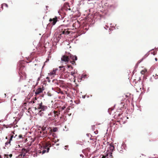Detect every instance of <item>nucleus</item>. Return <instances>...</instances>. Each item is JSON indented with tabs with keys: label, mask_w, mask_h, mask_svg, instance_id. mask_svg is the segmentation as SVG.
<instances>
[{
	"label": "nucleus",
	"mask_w": 158,
	"mask_h": 158,
	"mask_svg": "<svg viewBox=\"0 0 158 158\" xmlns=\"http://www.w3.org/2000/svg\"><path fill=\"white\" fill-rule=\"evenodd\" d=\"M38 135L39 137H43L48 136L47 131H43L42 130L40 131L39 129H38Z\"/></svg>",
	"instance_id": "5"
},
{
	"label": "nucleus",
	"mask_w": 158,
	"mask_h": 158,
	"mask_svg": "<svg viewBox=\"0 0 158 158\" xmlns=\"http://www.w3.org/2000/svg\"><path fill=\"white\" fill-rule=\"evenodd\" d=\"M64 108H63V109H64Z\"/></svg>",
	"instance_id": "42"
},
{
	"label": "nucleus",
	"mask_w": 158,
	"mask_h": 158,
	"mask_svg": "<svg viewBox=\"0 0 158 158\" xmlns=\"http://www.w3.org/2000/svg\"><path fill=\"white\" fill-rule=\"evenodd\" d=\"M64 1H65V0H63Z\"/></svg>",
	"instance_id": "43"
},
{
	"label": "nucleus",
	"mask_w": 158,
	"mask_h": 158,
	"mask_svg": "<svg viewBox=\"0 0 158 158\" xmlns=\"http://www.w3.org/2000/svg\"><path fill=\"white\" fill-rule=\"evenodd\" d=\"M29 151V149L23 148L21 150V154L23 155V157H24L25 156L26 154Z\"/></svg>",
	"instance_id": "8"
},
{
	"label": "nucleus",
	"mask_w": 158,
	"mask_h": 158,
	"mask_svg": "<svg viewBox=\"0 0 158 158\" xmlns=\"http://www.w3.org/2000/svg\"><path fill=\"white\" fill-rule=\"evenodd\" d=\"M44 89L41 88H40L37 89L35 92V94L36 95L40 94V93H42Z\"/></svg>",
	"instance_id": "9"
},
{
	"label": "nucleus",
	"mask_w": 158,
	"mask_h": 158,
	"mask_svg": "<svg viewBox=\"0 0 158 158\" xmlns=\"http://www.w3.org/2000/svg\"><path fill=\"white\" fill-rule=\"evenodd\" d=\"M70 73V75H71L72 76H73V78L75 79V72L74 71V70L73 71H72Z\"/></svg>",
	"instance_id": "16"
},
{
	"label": "nucleus",
	"mask_w": 158,
	"mask_h": 158,
	"mask_svg": "<svg viewBox=\"0 0 158 158\" xmlns=\"http://www.w3.org/2000/svg\"><path fill=\"white\" fill-rule=\"evenodd\" d=\"M53 113L55 115V116L58 115V112L54 110L53 111Z\"/></svg>",
	"instance_id": "24"
},
{
	"label": "nucleus",
	"mask_w": 158,
	"mask_h": 158,
	"mask_svg": "<svg viewBox=\"0 0 158 158\" xmlns=\"http://www.w3.org/2000/svg\"><path fill=\"white\" fill-rule=\"evenodd\" d=\"M60 93H61V94H63V92L62 91H60Z\"/></svg>",
	"instance_id": "33"
},
{
	"label": "nucleus",
	"mask_w": 158,
	"mask_h": 158,
	"mask_svg": "<svg viewBox=\"0 0 158 158\" xmlns=\"http://www.w3.org/2000/svg\"><path fill=\"white\" fill-rule=\"evenodd\" d=\"M68 56H69V61H70V63L76 65V62L75 60H77V56H74L71 54H69Z\"/></svg>",
	"instance_id": "4"
},
{
	"label": "nucleus",
	"mask_w": 158,
	"mask_h": 158,
	"mask_svg": "<svg viewBox=\"0 0 158 158\" xmlns=\"http://www.w3.org/2000/svg\"><path fill=\"white\" fill-rule=\"evenodd\" d=\"M51 144L50 142H46L43 146V149H41V153L42 154H44L46 152H48L50 149V148L51 147Z\"/></svg>",
	"instance_id": "2"
},
{
	"label": "nucleus",
	"mask_w": 158,
	"mask_h": 158,
	"mask_svg": "<svg viewBox=\"0 0 158 158\" xmlns=\"http://www.w3.org/2000/svg\"><path fill=\"white\" fill-rule=\"evenodd\" d=\"M58 81L57 80L53 79L52 80V82L56 84L57 85H58Z\"/></svg>",
	"instance_id": "20"
},
{
	"label": "nucleus",
	"mask_w": 158,
	"mask_h": 158,
	"mask_svg": "<svg viewBox=\"0 0 158 158\" xmlns=\"http://www.w3.org/2000/svg\"><path fill=\"white\" fill-rule=\"evenodd\" d=\"M65 67L67 69L71 68L72 69L73 68V67L71 65H67L65 66Z\"/></svg>",
	"instance_id": "19"
},
{
	"label": "nucleus",
	"mask_w": 158,
	"mask_h": 158,
	"mask_svg": "<svg viewBox=\"0 0 158 158\" xmlns=\"http://www.w3.org/2000/svg\"><path fill=\"white\" fill-rule=\"evenodd\" d=\"M61 60L62 62H64L67 64L69 61V56L67 55H63L61 58Z\"/></svg>",
	"instance_id": "6"
},
{
	"label": "nucleus",
	"mask_w": 158,
	"mask_h": 158,
	"mask_svg": "<svg viewBox=\"0 0 158 158\" xmlns=\"http://www.w3.org/2000/svg\"><path fill=\"white\" fill-rule=\"evenodd\" d=\"M46 8H47V7H48V6H46Z\"/></svg>",
	"instance_id": "37"
},
{
	"label": "nucleus",
	"mask_w": 158,
	"mask_h": 158,
	"mask_svg": "<svg viewBox=\"0 0 158 158\" xmlns=\"http://www.w3.org/2000/svg\"><path fill=\"white\" fill-rule=\"evenodd\" d=\"M35 100H36V98H35Z\"/></svg>",
	"instance_id": "40"
},
{
	"label": "nucleus",
	"mask_w": 158,
	"mask_h": 158,
	"mask_svg": "<svg viewBox=\"0 0 158 158\" xmlns=\"http://www.w3.org/2000/svg\"><path fill=\"white\" fill-rule=\"evenodd\" d=\"M41 130L44 131H47V130L51 129V127L48 126H46V127L44 126H43L41 128Z\"/></svg>",
	"instance_id": "11"
},
{
	"label": "nucleus",
	"mask_w": 158,
	"mask_h": 158,
	"mask_svg": "<svg viewBox=\"0 0 158 158\" xmlns=\"http://www.w3.org/2000/svg\"><path fill=\"white\" fill-rule=\"evenodd\" d=\"M151 53L153 55H156V54L157 52L156 51H153V52L152 51Z\"/></svg>",
	"instance_id": "25"
},
{
	"label": "nucleus",
	"mask_w": 158,
	"mask_h": 158,
	"mask_svg": "<svg viewBox=\"0 0 158 158\" xmlns=\"http://www.w3.org/2000/svg\"><path fill=\"white\" fill-rule=\"evenodd\" d=\"M58 128L56 127L53 128L52 129V131L54 132H56L57 131H58Z\"/></svg>",
	"instance_id": "22"
},
{
	"label": "nucleus",
	"mask_w": 158,
	"mask_h": 158,
	"mask_svg": "<svg viewBox=\"0 0 158 158\" xmlns=\"http://www.w3.org/2000/svg\"><path fill=\"white\" fill-rule=\"evenodd\" d=\"M52 132V129H50V131L48 132V136L51 135Z\"/></svg>",
	"instance_id": "23"
},
{
	"label": "nucleus",
	"mask_w": 158,
	"mask_h": 158,
	"mask_svg": "<svg viewBox=\"0 0 158 158\" xmlns=\"http://www.w3.org/2000/svg\"><path fill=\"white\" fill-rule=\"evenodd\" d=\"M59 68H63V71H65V68H64V66H60L59 67Z\"/></svg>",
	"instance_id": "26"
},
{
	"label": "nucleus",
	"mask_w": 158,
	"mask_h": 158,
	"mask_svg": "<svg viewBox=\"0 0 158 158\" xmlns=\"http://www.w3.org/2000/svg\"><path fill=\"white\" fill-rule=\"evenodd\" d=\"M147 72V70L146 69H144L142 70L141 72V73L142 74H144Z\"/></svg>",
	"instance_id": "18"
},
{
	"label": "nucleus",
	"mask_w": 158,
	"mask_h": 158,
	"mask_svg": "<svg viewBox=\"0 0 158 158\" xmlns=\"http://www.w3.org/2000/svg\"><path fill=\"white\" fill-rule=\"evenodd\" d=\"M112 153L111 152H109L108 151L107 152V153L106 155V156L108 158L109 157L110 158H113V156L112 155Z\"/></svg>",
	"instance_id": "12"
},
{
	"label": "nucleus",
	"mask_w": 158,
	"mask_h": 158,
	"mask_svg": "<svg viewBox=\"0 0 158 158\" xmlns=\"http://www.w3.org/2000/svg\"><path fill=\"white\" fill-rule=\"evenodd\" d=\"M64 75L65 77L68 78L70 75V73L69 72H65L64 73Z\"/></svg>",
	"instance_id": "14"
},
{
	"label": "nucleus",
	"mask_w": 158,
	"mask_h": 158,
	"mask_svg": "<svg viewBox=\"0 0 158 158\" xmlns=\"http://www.w3.org/2000/svg\"><path fill=\"white\" fill-rule=\"evenodd\" d=\"M157 78H156V79ZM157 78L158 79V77Z\"/></svg>",
	"instance_id": "39"
},
{
	"label": "nucleus",
	"mask_w": 158,
	"mask_h": 158,
	"mask_svg": "<svg viewBox=\"0 0 158 158\" xmlns=\"http://www.w3.org/2000/svg\"><path fill=\"white\" fill-rule=\"evenodd\" d=\"M5 156H6V157L7 158H8V155H6V154H5Z\"/></svg>",
	"instance_id": "32"
},
{
	"label": "nucleus",
	"mask_w": 158,
	"mask_h": 158,
	"mask_svg": "<svg viewBox=\"0 0 158 158\" xmlns=\"http://www.w3.org/2000/svg\"><path fill=\"white\" fill-rule=\"evenodd\" d=\"M120 115H121V114H118V116H119H119H120Z\"/></svg>",
	"instance_id": "35"
},
{
	"label": "nucleus",
	"mask_w": 158,
	"mask_h": 158,
	"mask_svg": "<svg viewBox=\"0 0 158 158\" xmlns=\"http://www.w3.org/2000/svg\"><path fill=\"white\" fill-rule=\"evenodd\" d=\"M58 85H60V86L61 87H64L65 85V84L64 82V81L62 80H58Z\"/></svg>",
	"instance_id": "10"
},
{
	"label": "nucleus",
	"mask_w": 158,
	"mask_h": 158,
	"mask_svg": "<svg viewBox=\"0 0 158 158\" xmlns=\"http://www.w3.org/2000/svg\"><path fill=\"white\" fill-rule=\"evenodd\" d=\"M64 108H63V109H64Z\"/></svg>",
	"instance_id": "41"
},
{
	"label": "nucleus",
	"mask_w": 158,
	"mask_h": 158,
	"mask_svg": "<svg viewBox=\"0 0 158 158\" xmlns=\"http://www.w3.org/2000/svg\"><path fill=\"white\" fill-rule=\"evenodd\" d=\"M47 79H49V78H48V77H47Z\"/></svg>",
	"instance_id": "36"
},
{
	"label": "nucleus",
	"mask_w": 158,
	"mask_h": 158,
	"mask_svg": "<svg viewBox=\"0 0 158 158\" xmlns=\"http://www.w3.org/2000/svg\"><path fill=\"white\" fill-rule=\"evenodd\" d=\"M66 27L64 25H61L59 27V29L61 33V34L68 35L70 33V31L67 30V29L65 28Z\"/></svg>",
	"instance_id": "3"
},
{
	"label": "nucleus",
	"mask_w": 158,
	"mask_h": 158,
	"mask_svg": "<svg viewBox=\"0 0 158 158\" xmlns=\"http://www.w3.org/2000/svg\"><path fill=\"white\" fill-rule=\"evenodd\" d=\"M155 60L156 61H157V59L156 58H155Z\"/></svg>",
	"instance_id": "34"
},
{
	"label": "nucleus",
	"mask_w": 158,
	"mask_h": 158,
	"mask_svg": "<svg viewBox=\"0 0 158 158\" xmlns=\"http://www.w3.org/2000/svg\"><path fill=\"white\" fill-rule=\"evenodd\" d=\"M9 156H10V158H11V157L12 156V154H10L9 155Z\"/></svg>",
	"instance_id": "30"
},
{
	"label": "nucleus",
	"mask_w": 158,
	"mask_h": 158,
	"mask_svg": "<svg viewBox=\"0 0 158 158\" xmlns=\"http://www.w3.org/2000/svg\"><path fill=\"white\" fill-rule=\"evenodd\" d=\"M114 147L113 144H110L109 149L110 151H111L110 152H113V150H114Z\"/></svg>",
	"instance_id": "13"
},
{
	"label": "nucleus",
	"mask_w": 158,
	"mask_h": 158,
	"mask_svg": "<svg viewBox=\"0 0 158 158\" xmlns=\"http://www.w3.org/2000/svg\"><path fill=\"white\" fill-rule=\"evenodd\" d=\"M32 141H34V140H33L31 142V143Z\"/></svg>",
	"instance_id": "38"
},
{
	"label": "nucleus",
	"mask_w": 158,
	"mask_h": 158,
	"mask_svg": "<svg viewBox=\"0 0 158 158\" xmlns=\"http://www.w3.org/2000/svg\"><path fill=\"white\" fill-rule=\"evenodd\" d=\"M102 158H105L106 157V155L105 156L102 155Z\"/></svg>",
	"instance_id": "28"
},
{
	"label": "nucleus",
	"mask_w": 158,
	"mask_h": 158,
	"mask_svg": "<svg viewBox=\"0 0 158 158\" xmlns=\"http://www.w3.org/2000/svg\"><path fill=\"white\" fill-rule=\"evenodd\" d=\"M35 100L33 101L32 102H32L33 103H35Z\"/></svg>",
	"instance_id": "31"
},
{
	"label": "nucleus",
	"mask_w": 158,
	"mask_h": 158,
	"mask_svg": "<svg viewBox=\"0 0 158 158\" xmlns=\"http://www.w3.org/2000/svg\"><path fill=\"white\" fill-rule=\"evenodd\" d=\"M19 138H22V136L21 135H19Z\"/></svg>",
	"instance_id": "29"
},
{
	"label": "nucleus",
	"mask_w": 158,
	"mask_h": 158,
	"mask_svg": "<svg viewBox=\"0 0 158 158\" xmlns=\"http://www.w3.org/2000/svg\"><path fill=\"white\" fill-rule=\"evenodd\" d=\"M57 21V18L56 16L54 18H50L49 20V21L51 23L52 25H55Z\"/></svg>",
	"instance_id": "7"
},
{
	"label": "nucleus",
	"mask_w": 158,
	"mask_h": 158,
	"mask_svg": "<svg viewBox=\"0 0 158 158\" xmlns=\"http://www.w3.org/2000/svg\"><path fill=\"white\" fill-rule=\"evenodd\" d=\"M2 6H6L7 7H8V5L7 4H6V3H3V4H2Z\"/></svg>",
	"instance_id": "27"
},
{
	"label": "nucleus",
	"mask_w": 158,
	"mask_h": 158,
	"mask_svg": "<svg viewBox=\"0 0 158 158\" xmlns=\"http://www.w3.org/2000/svg\"><path fill=\"white\" fill-rule=\"evenodd\" d=\"M24 157H23V155L21 154L17 156L16 158H24Z\"/></svg>",
	"instance_id": "21"
},
{
	"label": "nucleus",
	"mask_w": 158,
	"mask_h": 158,
	"mask_svg": "<svg viewBox=\"0 0 158 158\" xmlns=\"http://www.w3.org/2000/svg\"><path fill=\"white\" fill-rule=\"evenodd\" d=\"M47 109V107L43 105L42 102L38 103L35 106V110H38V114L41 116L43 114V111Z\"/></svg>",
	"instance_id": "1"
},
{
	"label": "nucleus",
	"mask_w": 158,
	"mask_h": 158,
	"mask_svg": "<svg viewBox=\"0 0 158 158\" xmlns=\"http://www.w3.org/2000/svg\"><path fill=\"white\" fill-rule=\"evenodd\" d=\"M13 137V135H11L10 136V140L8 141H7L6 142V143H5L6 145H7L8 144L10 143V141H11V140H12V139Z\"/></svg>",
	"instance_id": "17"
},
{
	"label": "nucleus",
	"mask_w": 158,
	"mask_h": 158,
	"mask_svg": "<svg viewBox=\"0 0 158 158\" xmlns=\"http://www.w3.org/2000/svg\"><path fill=\"white\" fill-rule=\"evenodd\" d=\"M57 70V69H53V71L51 72L50 74L51 75V76H53L54 75H55L56 74V72Z\"/></svg>",
	"instance_id": "15"
}]
</instances>
